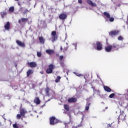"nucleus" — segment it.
Listing matches in <instances>:
<instances>
[{"label":"nucleus","instance_id":"32","mask_svg":"<svg viewBox=\"0 0 128 128\" xmlns=\"http://www.w3.org/2000/svg\"><path fill=\"white\" fill-rule=\"evenodd\" d=\"M118 40H123L124 38H122V36H118Z\"/></svg>","mask_w":128,"mask_h":128},{"label":"nucleus","instance_id":"3","mask_svg":"<svg viewBox=\"0 0 128 128\" xmlns=\"http://www.w3.org/2000/svg\"><path fill=\"white\" fill-rule=\"evenodd\" d=\"M51 36L52 42H54L58 40V36L56 34V31H52L51 33Z\"/></svg>","mask_w":128,"mask_h":128},{"label":"nucleus","instance_id":"35","mask_svg":"<svg viewBox=\"0 0 128 128\" xmlns=\"http://www.w3.org/2000/svg\"><path fill=\"white\" fill-rule=\"evenodd\" d=\"M66 50H68V46H66L63 49V52H66Z\"/></svg>","mask_w":128,"mask_h":128},{"label":"nucleus","instance_id":"2","mask_svg":"<svg viewBox=\"0 0 128 128\" xmlns=\"http://www.w3.org/2000/svg\"><path fill=\"white\" fill-rule=\"evenodd\" d=\"M50 89L48 88V87L46 88L45 92L46 96H52V98H54V96H56V92L52 90L51 91V94H50Z\"/></svg>","mask_w":128,"mask_h":128},{"label":"nucleus","instance_id":"37","mask_svg":"<svg viewBox=\"0 0 128 128\" xmlns=\"http://www.w3.org/2000/svg\"><path fill=\"white\" fill-rule=\"evenodd\" d=\"M59 59L60 60H64V56H60L59 58Z\"/></svg>","mask_w":128,"mask_h":128},{"label":"nucleus","instance_id":"34","mask_svg":"<svg viewBox=\"0 0 128 128\" xmlns=\"http://www.w3.org/2000/svg\"><path fill=\"white\" fill-rule=\"evenodd\" d=\"M109 20H110V22H114V18L112 17H110L109 18Z\"/></svg>","mask_w":128,"mask_h":128},{"label":"nucleus","instance_id":"1","mask_svg":"<svg viewBox=\"0 0 128 128\" xmlns=\"http://www.w3.org/2000/svg\"><path fill=\"white\" fill-rule=\"evenodd\" d=\"M56 68V66L54 64H50L48 66V68L46 70V74H52V70Z\"/></svg>","mask_w":128,"mask_h":128},{"label":"nucleus","instance_id":"39","mask_svg":"<svg viewBox=\"0 0 128 128\" xmlns=\"http://www.w3.org/2000/svg\"><path fill=\"white\" fill-rule=\"evenodd\" d=\"M107 126L108 128H112V124H108Z\"/></svg>","mask_w":128,"mask_h":128},{"label":"nucleus","instance_id":"46","mask_svg":"<svg viewBox=\"0 0 128 128\" xmlns=\"http://www.w3.org/2000/svg\"><path fill=\"white\" fill-rule=\"evenodd\" d=\"M127 92H128V90H127Z\"/></svg>","mask_w":128,"mask_h":128},{"label":"nucleus","instance_id":"38","mask_svg":"<svg viewBox=\"0 0 128 128\" xmlns=\"http://www.w3.org/2000/svg\"><path fill=\"white\" fill-rule=\"evenodd\" d=\"M78 2L79 4H82V0H78Z\"/></svg>","mask_w":128,"mask_h":128},{"label":"nucleus","instance_id":"43","mask_svg":"<svg viewBox=\"0 0 128 128\" xmlns=\"http://www.w3.org/2000/svg\"><path fill=\"white\" fill-rule=\"evenodd\" d=\"M40 74H42V72H40Z\"/></svg>","mask_w":128,"mask_h":128},{"label":"nucleus","instance_id":"25","mask_svg":"<svg viewBox=\"0 0 128 128\" xmlns=\"http://www.w3.org/2000/svg\"><path fill=\"white\" fill-rule=\"evenodd\" d=\"M90 106V103H87L86 104V108H85V110H88Z\"/></svg>","mask_w":128,"mask_h":128},{"label":"nucleus","instance_id":"5","mask_svg":"<svg viewBox=\"0 0 128 128\" xmlns=\"http://www.w3.org/2000/svg\"><path fill=\"white\" fill-rule=\"evenodd\" d=\"M96 50H102V44L100 41H98L96 42Z\"/></svg>","mask_w":128,"mask_h":128},{"label":"nucleus","instance_id":"44","mask_svg":"<svg viewBox=\"0 0 128 128\" xmlns=\"http://www.w3.org/2000/svg\"><path fill=\"white\" fill-rule=\"evenodd\" d=\"M67 74H68V72H67Z\"/></svg>","mask_w":128,"mask_h":128},{"label":"nucleus","instance_id":"41","mask_svg":"<svg viewBox=\"0 0 128 128\" xmlns=\"http://www.w3.org/2000/svg\"><path fill=\"white\" fill-rule=\"evenodd\" d=\"M60 50H61V52H62V46H60Z\"/></svg>","mask_w":128,"mask_h":128},{"label":"nucleus","instance_id":"19","mask_svg":"<svg viewBox=\"0 0 128 128\" xmlns=\"http://www.w3.org/2000/svg\"><path fill=\"white\" fill-rule=\"evenodd\" d=\"M46 52L48 54H54V50H46Z\"/></svg>","mask_w":128,"mask_h":128},{"label":"nucleus","instance_id":"29","mask_svg":"<svg viewBox=\"0 0 128 128\" xmlns=\"http://www.w3.org/2000/svg\"><path fill=\"white\" fill-rule=\"evenodd\" d=\"M74 74L77 76H83L82 74L76 73V72H74Z\"/></svg>","mask_w":128,"mask_h":128},{"label":"nucleus","instance_id":"28","mask_svg":"<svg viewBox=\"0 0 128 128\" xmlns=\"http://www.w3.org/2000/svg\"><path fill=\"white\" fill-rule=\"evenodd\" d=\"M5 16H6V12H1V16L2 18H4Z\"/></svg>","mask_w":128,"mask_h":128},{"label":"nucleus","instance_id":"6","mask_svg":"<svg viewBox=\"0 0 128 128\" xmlns=\"http://www.w3.org/2000/svg\"><path fill=\"white\" fill-rule=\"evenodd\" d=\"M111 46L113 52H114V50H120V45L118 44H113L112 45H111Z\"/></svg>","mask_w":128,"mask_h":128},{"label":"nucleus","instance_id":"18","mask_svg":"<svg viewBox=\"0 0 128 128\" xmlns=\"http://www.w3.org/2000/svg\"><path fill=\"white\" fill-rule=\"evenodd\" d=\"M104 88L106 92H112V89L108 86H104Z\"/></svg>","mask_w":128,"mask_h":128},{"label":"nucleus","instance_id":"30","mask_svg":"<svg viewBox=\"0 0 128 128\" xmlns=\"http://www.w3.org/2000/svg\"><path fill=\"white\" fill-rule=\"evenodd\" d=\"M114 96H116V94H114V93H112L109 96V98H112Z\"/></svg>","mask_w":128,"mask_h":128},{"label":"nucleus","instance_id":"17","mask_svg":"<svg viewBox=\"0 0 128 128\" xmlns=\"http://www.w3.org/2000/svg\"><path fill=\"white\" fill-rule=\"evenodd\" d=\"M126 120V116H124L122 114H120L119 116L118 117V120Z\"/></svg>","mask_w":128,"mask_h":128},{"label":"nucleus","instance_id":"7","mask_svg":"<svg viewBox=\"0 0 128 128\" xmlns=\"http://www.w3.org/2000/svg\"><path fill=\"white\" fill-rule=\"evenodd\" d=\"M16 44H17L18 46H20L21 48H26V44L24 42H22L20 40H16Z\"/></svg>","mask_w":128,"mask_h":128},{"label":"nucleus","instance_id":"14","mask_svg":"<svg viewBox=\"0 0 128 128\" xmlns=\"http://www.w3.org/2000/svg\"><path fill=\"white\" fill-rule=\"evenodd\" d=\"M87 3L90 6H92V8H94V6H96V4L92 2V1L91 0H87Z\"/></svg>","mask_w":128,"mask_h":128},{"label":"nucleus","instance_id":"26","mask_svg":"<svg viewBox=\"0 0 128 128\" xmlns=\"http://www.w3.org/2000/svg\"><path fill=\"white\" fill-rule=\"evenodd\" d=\"M9 12H14V7L12 6V7L10 8Z\"/></svg>","mask_w":128,"mask_h":128},{"label":"nucleus","instance_id":"8","mask_svg":"<svg viewBox=\"0 0 128 128\" xmlns=\"http://www.w3.org/2000/svg\"><path fill=\"white\" fill-rule=\"evenodd\" d=\"M77 100H78V99L76 98H69L68 100V102L69 104H74L76 102H77Z\"/></svg>","mask_w":128,"mask_h":128},{"label":"nucleus","instance_id":"23","mask_svg":"<svg viewBox=\"0 0 128 128\" xmlns=\"http://www.w3.org/2000/svg\"><path fill=\"white\" fill-rule=\"evenodd\" d=\"M104 14L105 16H106V18H110V15L108 12H104Z\"/></svg>","mask_w":128,"mask_h":128},{"label":"nucleus","instance_id":"22","mask_svg":"<svg viewBox=\"0 0 128 128\" xmlns=\"http://www.w3.org/2000/svg\"><path fill=\"white\" fill-rule=\"evenodd\" d=\"M20 115L22 116H24L26 115V111L24 109L20 110Z\"/></svg>","mask_w":128,"mask_h":128},{"label":"nucleus","instance_id":"9","mask_svg":"<svg viewBox=\"0 0 128 128\" xmlns=\"http://www.w3.org/2000/svg\"><path fill=\"white\" fill-rule=\"evenodd\" d=\"M50 124H52V126H54L56 124H58V122H54V120H56V117L52 116L50 118Z\"/></svg>","mask_w":128,"mask_h":128},{"label":"nucleus","instance_id":"11","mask_svg":"<svg viewBox=\"0 0 128 128\" xmlns=\"http://www.w3.org/2000/svg\"><path fill=\"white\" fill-rule=\"evenodd\" d=\"M67 18H68V15H66V14L64 13H62L60 14V15L59 16V18H60V20H64Z\"/></svg>","mask_w":128,"mask_h":128},{"label":"nucleus","instance_id":"33","mask_svg":"<svg viewBox=\"0 0 128 128\" xmlns=\"http://www.w3.org/2000/svg\"><path fill=\"white\" fill-rule=\"evenodd\" d=\"M22 118V116L20 115V114H18L16 116V118L18 120H20V118Z\"/></svg>","mask_w":128,"mask_h":128},{"label":"nucleus","instance_id":"4","mask_svg":"<svg viewBox=\"0 0 128 128\" xmlns=\"http://www.w3.org/2000/svg\"><path fill=\"white\" fill-rule=\"evenodd\" d=\"M120 34V30H112L109 33V35L110 36H118Z\"/></svg>","mask_w":128,"mask_h":128},{"label":"nucleus","instance_id":"16","mask_svg":"<svg viewBox=\"0 0 128 128\" xmlns=\"http://www.w3.org/2000/svg\"><path fill=\"white\" fill-rule=\"evenodd\" d=\"M34 103L36 104H40V100L39 97H36L34 99Z\"/></svg>","mask_w":128,"mask_h":128},{"label":"nucleus","instance_id":"45","mask_svg":"<svg viewBox=\"0 0 128 128\" xmlns=\"http://www.w3.org/2000/svg\"><path fill=\"white\" fill-rule=\"evenodd\" d=\"M84 78H86V77H85V76H84Z\"/></svg>","mask_w":128,"mask_h":128},{"label":"nucleus","instance_id":"42","mask_svg":"<svg viewBox=\"0 0 128 128\" xmlns=\"http://www.w3.org/2000/svg\"><path fill=\"white\" fill-rule=\"evenodd\" d=\"M118 6H120V4H118Z\"/></svg>","mask_w":128,"mask_h":128},{"label":"nucleus","instance_id":"36","mask_svg":"<svg viewBox=\"0 0 128 128\" xmlns=\"http://www.w3.org/2000/svg\"><path fill=\"white\" fill-rule=\"evenodd\" d=\"M13 128H18V124H13Z\"/></svg>","mask_w":128,"mask_h":128},{"label":"nucleus","instance_id":"13","mask_svg":"<svg viewBox=\"0 0 128 128\" xmlns=\"http://www.w3.org/2000/svg\"><path fill=\"white\" fill-rule=\"evenodd\" d=\"M112 50V45H110L108 46L105 47V51L106 52H110Z\"/></svg>","mask_w":128,"mask_h":128},{"label":"nucleus","instance_id":"40","mask_svg":"<svg viewBox=\"0 0 128 128\" xmlns=\"http://www.w3.org/2000/svg\"><path fill=\"white\" fill-rule=\"evenodd\" d=\"M28 12V10H26L25 12H24V14H26V12Z\"/></svg>","mask_w":128,"mask_h":128},{"label":"nucleus","instance_id":"21","mask_svg":"<svg viewBox=\"0 0 128 128\" xmlns=\"http://www.w3.org/2000/svg\"><path fill=\"white\" fill-rule=\"evenodd\" d=\"M38 40L40 44H44V38H42V36H39Z\"/></svg>","mask_w":128,"mask_h":128},{"label":"nucleus","instance_id":"27","mask_svg":"<svg viewBox=\"0 0 128 128\" xmlns=\"http://www.w3.org/2000/svg\"><path fill=\"white\" fill-rule=\"evenodd\" d=\"M60 78H62L60 76H57L55 80V82H58L60 80Z\"/></svg>","mask_w":128,"mask_h":128},{"label":"nucleus","instance_id":"31","mask_svg":"<svg viewBox=\"0 0 128 128\" xmlns=\"http://www.w3.org/2000/svg\"><path fill=\"white\" fill-rule=\"evenodd\" d=\"M37 56H38V58H40V56H42V52H38Z\"/></svg>","mask_w":128,"mask_h":128},{"label":"nucleus","instance_id":"15","mask_svg":"<svg viewBox=\"0 0 128 128\" xmlns=\"http://www.w3.org/2000/svg\"><path fill=\"white\" fill-rule=\"evenodd\" d=\"M4 28L6 30H9L10 28V23L9 22H7L6 24L4 25Z\"/></svg>","mask_w":128,"mask_h":128},{"label":"nucleus","instance_id":"20","mask_svg":"<svg viewBox=\"0 0 128 128\" xmlns=\"http://www.w3.org/2000/svg\"><path fill=\"white\" fill-rule=\"evenodd\" d=\"M34 74V70H32L29 69L26 72V76L28 77L30 76V74Z\"/></svg>","mask_w":128,"mask_h":128},{"label":"nucleus","instance_id":"12","mask_svg":"<svg viewBox=\"0 0 128 128\" xmlns=\"http://www.w3.org/2000/svg\"><path fill=\"white\" fill-rule=\"evenodd\" d=\"M28 66L30 68H36V62H30L28 63Z\"/></svg>","mask_w":128,"mask_h":128},{"label":"nucleus","instance_id":"24","mask_svg":"<svg viewBox=\"0 0 128 128\" xmlns=\"http://www.w3.org/2000/svg\"><path fill=\"white\" fill-rule=\"evenodd\" d=\"M64 108L66 110V112H70V106L68 104L64 105Z\"/></svg>","mask_w":128,"mask_h":128},{"label":"nucleus","instance_id":"10","mask_svg":"<svg viewBox=\"0 0 128 128\" xmlns=\"http://www.w3.org/2000/svg\"><path fill=\"white\" fill-rule=\"evenodd\" d=\"M28 22V18H22L18 20V22L20 24H22V22Z\"/></svg>","mask_w":128,"mask_h":128}]
</instances>
